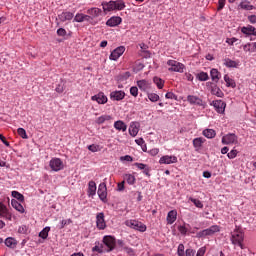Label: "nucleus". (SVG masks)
Returning a JSON list of instances; mask_svg holds the SVG:
<instances>
[{
  "instance_id": "nucleus-1",
  "label": "nucleus",
  "mask_w": 256,
  "mask_h": 256,
  "mask_svg": "<svg viewBox=\"0 0 256 256\" xmlns=\"http://www.w3.org/2000/svg\"><path fill=\"white\" fill-rule=\"evenodd\" d=\"M232 245L235 247H240V249H245V246L243 245V241H245V234L243 233V230L241 228H237L231 232L230 237Z\"/></svg>"
},
{
  "instance_id": "nucleus-2",
  "label": "nucleus",
  "mask_w": 256,
  "mask_h": 256,
  "mask_svg": "<svg viewBox=\"0 0 256 256\" xmlns=\"http://www.w3.org/2000/svg\"><path fill=\"white\" fill-rule=\"evenodd\" d=\"M125 225L131 229H135V231H140V233H145V231H147V226L137 220H127Z\"/></svg>"
},
{
  "instance_id": "nucleus-3",
  "label": "nucleus",
  "mask_w": 256,
  "mask_h": 256,
  "mask_svg": "<svg viewBox=\"0 0 256 256\" xmlns=\"http://www.w3.org/2000/svg\"><path fill=\"white\" fill-rule=\"evenodd\" d=\"M220 228L218 225H212L207 229H204L197 233V237L203 238V237H211L212 235H215V233H219Z\"/></svg>"
},
{
  "instance_id": "nucleus-4",
  "label": "nucleus",
  "mask_w": 256,
  "mask_h": 256,
  "mask_svg": "<svg viewBox=\"0 0 256 256\" xmlns=\"http://www.w3.org/2000/svg\"><path fill=\"white\" fill-rule=\"evenodd\" d=\"M239 143V137L235 133H228L222 137L223 145H237Z\"/></svg>"
},
{
  "instance_id": "nucleus-5",
  "label": "nucleus",
  "mask_w": 256,
  "mask_h": 256,
  "mask_svg": "<svg viewBox=\"0 0 256 256\" xmlns=\"http://www.w3.org/2000/svg\"><path fill=\"white\" fill-rule=\"evenodd\" d=\"M167 65L170 67L168 70L174 71L175 73H183V70L185 69V65H183V63L177 62L175 60H168Z\"/></svg>"
},
{
  "instance_id": "nucleus-6",
  "label": "nucleus",
  "mask_w": 256,
  "mask_h": 256,
  "mask_svg": "<svg viewBox=\"0 0 256 256\" xmlns=\"http://www.w3.org/2000/svg\"><path fill=\"white\" fill-rule=\"evenodd\" d=\"M103 244H104V247H106L104 249V251H107V253L113 251V249H115V245H116L115 237H113V236H104Z\"/></svg>"
},
{
  "instance_id": "nucleus-7",
  "label": "nucleus",
  "mask_w": 256,
  "mask_h": 256,
  "mask_svg": "<svg viewBox=\"0 0 256 256\" xmlns=\"http://www.w3.org/2000/svg\"><path fill=\"white\" fill-rule=\"evenodd\" d=\"M49 167L52 169V171L59 172L62 171L64 168L63 160L60 158H52L49 162Z\"/></svg>"
},
{
  "instance_id": "nucleus-8",
  "label": "nucleus",
  "mask_w": 256,
  "mask_h": 256,
  "mask_svg": "<svg viewBox=\"0 0 256 256\" xmlns=\"http://www.w3.org/2000/svg\"><path fill=\"white\" fill-rule=\"evenodd\" d=\"M123 53H125V46H119L111 52L109 59L111 61H117Z\"/></svg>"
},
{
  "instance_id": "nucleus-9",
  "label": "nucleus",
  "mask_w": 256,
  "mask_h": 256,
  "mask_svg": "<svg viewBox=\"0 0 256 256\" xmlns=\"http://www.w3.org/2000/svg\"><path fill=\"white\" fill-rule=\"evenodd\" d=\"M96 227L97 229L103 230L107 227V223L105 222V214L100 212L96 215Z\"/></svg>"
},
{
  "instance_id": "nucleus-10",
  "label": "nucleus",
  "mask_w": 256,
  "mask_h": 256,
  "mask_svg": "<svg viewBox=\"0 0 256 256\" xmlns=\"http://www.w3.org/2000/svg\"><path fill=\"white\" fill-rule=\"evenodd\" d=\"M98 196L104 203L107 201V184L100 183L98 186Z\"/></svg>"
},
{
  "instance_id": "nucleus-11",
  "label": "nucleus",
  "mask_w": 256,
  "mask_h": 256,
  "mask_svg": "<svg viewBox=\"0 0 256 256\" xmlns=\"http://www.w3.org/2000/svg\"><path fill=\"white\" fill-rule=\"evenodd\" d=\"M173 163H177V156H162L159 160L160 165H173Z\"/></svg>"
},
{
  "instance_id": "nucleus-12",
  "label": "nucleus",
  "mask_w": 256,
  "mask_h": 256,
  "mask_svg": "<svg viewBox=\"0 0 256 256\" xmlns=\"http://www.w3.org/2000/svg\"><path fill=\"white\" fill-rule=\"evenodd\" d=\"M212 105L217 113H225V107H227V104L223 100L213 101Z\"/></svg>"
},
{
  "instance_id": "nucleus-13",
  "label": "nucleus",
  "mask_w": 256,
  "mask_h": 256,
  "mask_svg": "<svg viewBox=\"0 0 256 256\" xmlns=\"http://www.w3.org/2000/svg\"><path fill=\"white\" fill-rule=\"evenodd\" d=\"M110 99L112 101H123L125 99V92L121 90H116L110 93Z\"/></svg>"
},
{
  "instance_id": "nucleus-14",
  "label": "nucleus",
  "mask_w": 256,
  "mask_h": 256,
  "mask_svg": "<svg viewBox=\"0 0 256 256\" xmlns=\"http://www.w3.org/2000/svg\"><path fill=\"white\" fill-rule=\"evenodd\" d=\"M91 100H92V101H97V103H98L99 105H105V103H107V101H108V99H107L105 93H103V92H100V93H98V94L92 96V97H91Z\"/></svg>"
},
{
  "instance_id": "nucleus-15",
  "label": "nucleus",
  "mask_w": 256,
  "mask_h": 256,
  "mask_svg": "<svg viewBox=\"0 0 256 256\" xmlns=\"http://www.w3.org/2000/svg\"><path fill=\"white\" fill-rule=\"evenodd\" d=\"M187 101L190 103V105H198L199 107H203V100L199 98V96L195 95H188Z\"/></svg>"
},
{
  "instance_id": "nucleus-16",
  "label": "nucleus",
  "mask_w": 256,
  "mask_h": 256,
  "mask_svg": "<svg viewBox=\"0 0 256 256\" xmlns=\"http://www.w3.org/2000/svg\"><path fill=\"white\" fill-rule=\"evenodd\" d=\"M123 22V19L119 16L111 17L107 20L106 25L108 27H117L118 25H121Z\"/></svg>"
},
{
  "instance_id": "nucleus-17",
  "label": "nucleus",
  "mask_w": 256,
  "mask_h": 256,
  "mask_svg": "<svg viewBox=\"0 0 256 256\" xmlns=\"http://www.w3.org/2000/svg\"><path fill=\"white\" fill-rule=\"evenodd\" d=\"M0 217L11 221V213H9L7 206H5V204H3L2 202H0Z\"/></svg>"
},
{
  "instance_id": "nucleus-18",
  "label": "nucleus",
  "mask_w": 256,
  "mask_h": 256,
  "mask_svg": "<svg viewBox=\"0 0 256 256\" xmlns=\"http://www.w3.org/2000/svg\"><path fill=\"white\" fill-rule=\"evenodd\" d=\"M205 141L207 140L203 137L194 138L192 143L195 151H199L201 147H203V143H205Z\"/></svg>"
},
{
  "instance_id": "nucleus-19",
  "label": "nucleus",
  "mask_w": 256,
  "mask_h": 256,
  "mask_svg": "<svg viewBox=\"0 0 256 256\" xmlns=\"http://www.w3.org/2000/svg\"><path fill=\"white\" fill-rule=\"evenodd\" d=\"M166 221L168 225H173L175 221H177V210H171L167 214Z\"/></svg>"
},
{
  "instance_id": "nucleus-20",
  "label": "nucleus",
  "mask_w": 256,
  "mask_h": 256,
  "mask_svg": "<svg viewBox=\"0 0 256 256\" xmlns=\"http://www.w3.org/2000/svg\"><path fill=\"white\" fill-rule=\"evenodd\" d=\"M112 119L113 117L111 115L104 114L96 118L95 123H97V125H103V123H109Z\"/></svg>"
},
{
  "instance_id": "nucleus-21",
  "label": "nucleus",
  "mask_w": 256,
  "mask_h": 256,
  "mask_svg": "<svg viewBox=\"0 0 256 256\" xmlns=\"http://www.w3.org/2000/svg\"><path fill=\"white\" fill-rule=\"evenodd\" d=\"M88 197H93V195H96L97 193V184L95 183V181L91 180L88 183Z\"/></svg>"
},
{
  "instance_id": "nucleus-22",
  "label": "nucleus",
  "mask_w": 256,
  "mask_h": 256,
  "mask_svg": "<svg viewBox=\"0 0 256 256\" xmlns=\"http://www.w3.org/2000/svg\"><path fill=\"white\" fill-rule=\"evenodd\" d=\"M73 17H74V14L71 12H62L61 14L58 15V19L62 23H65V21H71Z\"/></svg>"
},
{
  "instance_id": "nucleus-23",
  "label": "nucleus",
  "mask_w": 256,
  "mask_h": 256,
  "mask_svg": "<svg viewBox=\"0 0 256 256\" xmlns=\"http://www.w3.org/2000/svg\"><path fill=\"white\" fill-rule=\"evenodd\" d=\"M239 8L243 9L244 11H253V9H255V6L251 5V2L249 0H242L239 4Z\"/></svg>"
},
{
  "instance_id": "nucleus-24",
  "label": "nucleus",
  "mask_w": 256,
  "mask_h": 256,
  "mask_svg": "<svg viewBox=\"0 0 256 256\" xmlns=\"http://www.w3.org/2000/svg\"><path fill=\"white\" fill-rule=\"evenodd\" d=\"M241 32L244 35H255L256 37V28L254 26L248 25L241 28Z\"/></svg>"
},
{
  "instance_id": "nucleus-25",
  "label": "nucleus",
  "mask_w": 256,
  "mask_h": 256,
  "mask_svg": "<svg viewBox=\"0 0 256 256\" xmlns=\"http://www.w3.org/2000/svg\"><path fill=\"white\" fill-rule=\"evenodd\" d=\"M210 76L212 81H214V83H219V79H221V72H219V70L213 68L210 70Z\"/></svg>"
},
{
  "instance_id": "nucleus-26",
  "label": "nucleus",
  "mask_w": 256,
  "mask_h": 256,
  "mask_svg": "<svg viewBox=\"0 0 256 256\" xmlns=\"http://www.w3.org/2000/svg\"><path fill=\"white\" fill-rule=\"evenodd\" d=\"M103 11L99 8H90L87 10V14L92 17V19H96V17H100Z\"/></svg>"
},
{
  "instance_id": "nucleus-27",
  "label": "nucleus",
  "mask_w": 256,
  "mask_h": 256,
  "mask_svg": "<svg viewBox=\"0 0 256 256\" xmlns=\"http://www.w3.org/2000/svg\"><path fill=\"white\" fill-rule=\"evenodd\" d=\"M223 64L229 69L239 67V61H234L229 58H225Z\"/></svg>"
},
{
  "instance_id": "nucleus-28",
  "label": "nucleus",
  "mask_w": 256,
  "mask_h": 256,
  "mask_svg": "<svg viewBox=\"0 0 256 256\" xmlns=\"http://www.w3.org/2000/svg\"><path fill=\"white\" fill-rule=\"evenodd\" d=\"M104 13H109L111 11H115V6L113 1L102 3Z\"/></svg>"
},
{
  "instance_id": "nucleus-29",
  "label": "nucleus",
  "mask_w": 256,
  "mask_h": 256,
  "mask_svg": "<svg viewBox=\"0 0 256 256\" xmlns=\"http://www.w3.org/2000/svg\"><path fill=\"white\" fill-rule=\"evenodd\" d=\"M246 53H256V42L247 43L243 46Z\"/></svg>"
},
{
  "instance_id": "nucleus-30",
  "label": "nucleus",
  "mask_w": 256,
  "mask_h": 256,
  "mask_svg": "<svg viewBox=\"0 0 256 256\" xmlns=\"http://www.w3.org/2000/svg\"><path fill=\"white\" fill-rule=\"evenodd\" d=\"M114 128H116L117 131H122L125 133V131H127V124L121 120H118L114 123Z\"/></svg>"
},
{
  "instance_id": "nucleus-31",
  "label": "nucleus",
  "mask_w": 256,
  "mask_h": 256,
  "mask_svg": "<svg viewBox=\"0 0 256 256\" xmlns=\"http://www.w3.org/2000/svg\"><path fill=\"white\" fill-rule=\"evenodd\" d=\"M224 81L226 83V87H231L232 89H235L237 87V83H235V80L233 78L229 77V75H224Z\"/></svg>"
},
{
  "instance_id": "nucleus-32",
  "label": "nucleus",
  "mask_w": 256,
  "mask_h": 256,
  "mask_svg": "<svg viewBox=\"0 0 256 256\" xmlns=\"http://www.w3.org/2000/svg\"><path fill=\"white\" fill-rule=\"evenodd\" d=\"M11 205L13 208L16 209V211H18L19 213H25V208H23V205H21V203H19L17 200L12 199L11 200Z\"/></svg>"
},
{
  "instance_id": "nucleus-33",
  "label": "nucleus",
  "mask_w": 256,
  "mask_h": 256,
  "mask_svg": "<svg viewBox=\"0 0 256 256\" xmlns=\"http://www.w3.org/2000/svg\"><path fill=\"white\" fill-rule=\"evenodd\" d=\"M5 245H6V247H9L10 249H15V247H17V240L12 237L6 238Z\"/></svg>"
},
{
  "instance_id": "nucleus-34",
  "label": "nucleus",
  "mask_w": 256,
  "mask_h": 256,
  "mask_svg": "<svg viewBox=\"0 0 256 256\" xmlns=\"http://www.w3.org/2000/svg\"><path fill=\"white\" fill-rule=\"evenodd\" d=\"M113 3H114V11H123V9H125V1L116 0V1H113Z\"/></svg>"
},
{
  "instance_id": "nucleus-35",
  "label": "nucleus",
  "mask_w": 256,
  "mask_h": 256,
  "mask_svg": "<svg viewBox=\"0 0 256 256\" xmlns=\"http://www.w3.org/2000/svg\"><path fill=\"white\" fill-rule=\"evenodd\" d=\"M137 86L141 91H147L149 89V82L147 80H139L137 81Z\"/></svg>"
},
{
  "instance_id": "nucleus-36",
  "label": "nucleus",
  "mask_w": 256,
  "mask_h": 256,
  "mask_svg": "<svg viewBox=\"0 0 256 256\" xmlns=\"http://www.w3.org/2000/svg\"><path fill=\"white\" fill-rule=\"evenodd\" d=\"M129 133L131 137H137V134L139 133V126H137L135 123L130 125Z\"/></svg>"
},
{
  "instance_id": "nucleus-37",
  "label": "nucleus",
  "mask_w": 256,
  "mask_h": 256,
  "mask_svg": "<svg viewBox=\"0 0 256 256\" xmlns=\"http://www.w3.org/2000/svg\"><path fill=\"white\" fill-rule=\"evenodd\" d=\"M202 134L204 137H207V139H213L217 133L213 129H205Z\"/></svg>"
},
{
  "instance_id": "nucleus-38",
  "label": "nucleus",
  "mask_w": 256,
  "mask_h": 256,
  "mask_svg": "<svg viewBox=\"0 0 256 256\" xmlns=\"http://www.w3.org/2000/svg\"><path fill=\"white\" fill-rule=\"evenodd\" d=\"M196 79L198 81H209V74L207 72H200L196 74Z\"/></svg>"
},
{
  "instance_id": "nucleus-39",
  "label": "nucleus",
  "mask_w": 256,
  "mask_h": 256,
  "mask_svg": "<svg viewBox=\"0 0 256 256\" xmlns=\"http://www.w3.org/2000/svg\"><path fill=\"white\" fill-rule=\"evenodd\" d=\"M211 93L212 95H216V97H223V91H221V88L217 85L212 86Z\"/></svg>"
},
{
  "instance_id": "nucleus-40",
  "label": "nucleus",
  "mask_w": 256,
  "mask_h": 256,
  "mask_svg": "<svg viewBox=\"0 0 256 256\" xmlns=\"http://www.w3.org/2000/svg\"><path fill=\"white\" fill-rule=\"evenodd\" d=\"M153 82L158 87V89H163V87L165 85V81H163V79H161L157 76L153 78Z\"/></svg>"
},
{
  "instance_id": "nucleus-41",
  "label": "nucleus",
  "mask_w": 256,
  "mask_h": 256,
  "mask_svg": "<svg viewBox=\"0 0 256 256\" xmlns=\"http://www.w3.org/2000/svg\"><path fill=\"white\" fill-rule=\"evenodd\" d=\"M125 181L128 183V185H135V176L132 174H126L124 176Z\"/></svg>"
},
{
  "instance_id": "nucleus-42",
  "label": "nucleus",
  "mask_w": 256,
  "mask_h": 256,
  "mask_svg": "<svg viewBox=\"0 0 256 256\" xmlns=\"http://www.w3.org/2000/svg\"><path fill=\"white\" fill-rule=\"evenodd\" d=\"M49 231H51V227H49V226L45 227V228L39 233V237H41V239H47V237H49Z\"/></svg>"
},
{
  "instance_id": "nucleus-43",
  "label": "nucleus",
  "mask_w": 256,
  "mask_h": 256,
  "mask_svg": "<svg viewBox=\"0 0 256 256\" xmlns=\"http://www.w3.org/2000/svg\"><path fill=\"white\" fill-rule=\"evenodd\" d=\"M189 201H191V203H193L198 209H203V202H201V200L190 197Z\"/></svg>"
},
{
  "instance_id": "nucleus-44",
  "label": "nucleus",
  "mask_w": 256,
  "mask_h": 256,
  "mask_svg": "<svg viewBox=\"0 0 256 256\" xmlns=\"http://www.w3.org/2000/svg\"><path fill=\"white\" fill-rule=\"evenodd\" d=\"M12 197H14V199H17L21 203H23V201H25V196H23V194H21L17 191H12Z\"/></svg>"
},
{
  "instance_id": "nucleus-45",
  "label": "nucleus",
  "mask_w": 256,
  "mask_h": 256,
  "mask_svg": "<svg viewBox=\"0 0 256 256\" xmlns=\"http://www.w3.org/2000/svg\"><path fill=\"white\" fill-rule=\"evenodd\" d=\"M88 151H91L92 153H97V152L101 151V146H99L97 144H91L88 146Z\"/></svg>"
},
{
  "instance_id": "nucleus-46",
  "label": "nucleus",
  "mask_w": 256,
  "mask_h": 256,
  "mask_svg": "<svg viewBox=\"0 0 256 256\" xmlns=\"http://www.w3.org/2000/svg\"><path fill=\"white\" fill-rule=\"evenodd\" d=\"M148 99H149V101H151L152 103H157V101H159L160 97H159L158 94L149 93V94H148Z\"/></svg>"
},
{
  "instance_id": "nucleus-47",
  "label": "nucleus",
  "mask_w": 256,
  "mask_h": 256,
  "mask_svg": "<svg viewBox=\"0 0 256 256\" xmlns=\"http://www.w3.org/2000/svg\"><path fill=\"white\" fill-rule=\"evenodd\" d=\"M17 133L22 139H29V136H27V131H25L24 128H18Z\"/></svg>"
},
{
  "instance_id": "nucleus-48",
  "label": "nucleus",
  "mask_w": 256,
  "mask_h": 256,
  "mask_svg": "<svg viewBox=\"0 0 256 256\" xmlns=\"http://www.w3.org/2000/svg\"><path fill=\"white\" fill-rule=\"evenodd\" d=\"M178 256H185V245L179 244L177 249Z\"/></svg>"
},
{
  "instance_id": "nucleus-49",
  "label": "nucleus",
  "mask_w": 256,
  "mask_h": 256,
  "mask_svg": "<svg viewBox=\"0 0 256 256\" xmlns=\"http://www.w3.org/2000/svg\"><path fill=\"white\" fill-rule=\"evenodd\" d=\"M178 231L179 233H181V235H186L187 233H189V228L187 227V225H182L178 227Z\"/></svg>"
},
{
  "instance_id": "nucleus-50",
  "label": "nucleus",
  "mask_w": 256,
  "mask_h": 256,
  "mask_svg": "<svg viewBox=\"0 0 256 256\" xmlns=\"http://www.w3.org/2000/svg\"><path fill=\"white\" fill-rule=\"evenodd\" d=\"M239 151H237V149H232L228 154L227 157L228 159H235V157H237Z\"/></svg>"
},
{
  "instance_id": "nucleus-51",
  "label": "nucleus",
  "mask_w": 256,
  "mask_h": 256,
  "mask_svg": "<svg viewBox=\"0 0 256 256\" xmlns=\"http://www.w3.org/2000/svg\"><path fill=\"white\" fill-rule=\"evenodd\" d=\"M130 94L132 97H137V95H139V88H137V86H132L130 88Z\"/></svg>"
},
{
  "instance_id": "nucleus-52",
  "label": "nucleus",
  "mask_w": 256,
  "mask_h": 256,
  "mask_svg": "<svg viewBox=\"0 0 256 256\" xmlns=\"http://www.w3.org/2000/svg\"><path fill=\"white\" fill-rule=\"evenodd\" d=\"M131 77V72H125L124 74L120 75L119 81H127Z\"/></svg>"
},
{
  "instance_id": "nucleus-53",
  "label": "nucleus",
  "mask_w": 256,
  "mask_h": 256,
  "mask_svg": "<svg viewBox=\"0 0 256 256\" xmlns=\"http://www.w3.org/2000/svg\"><path fill=\"white\" fill-rule=\"evenodd\" d=\"M57 35L59 37H65V35H67V30H65V28H59L57 30Z\"/></svg>"
},
{
  "instance_id": "nucleus-54",
  "label": "nucleus",
  "mask_w": 256,
  "mask_h": 256,
  "mask_svg": "<svg viewBox=\"0 0 256 256\" xmlns=\"http://www.w3.org/2000/svg\"><path fill=\"white\" fill-rule=\"evenodd\" d=\"M195 253H196V251H195L194 249L188 248V249H186L184 255H185V256H195Z\"/></svg>"
},
{
  "instance_id": "nucleus-55",
  "label": "nucleus",
  "mask_w": 256,
  "mask_h": 256,
  "mask_svg": "<svg viewBox=\"0 0 256 256\" xmlns=\"http://www.w3.org/2000/svg\"><path fill=\"white\" fill-rule=\"evenodd\" d=\"M120 161H128L129 163L133 162V157L130 155H125L120 157Z\"/></svg>"
},
{
  "instance_id": "nucleus-56",
  "label": "nucleus",
  "mask_w": 256,
  "mask_h": 256,
  "mask_svg": "<svg viewBox=\"0 0 256 256\" xmlns=\"http://www.w3.org/2000/svg\"><path fill=\"white\" fill-rule=\"evenodd\" d=\"M74 21H76V23H83V14H76Z\"/></svg>"
},
{
  "instance_id": "nucleus-57",
  "label": "nucleus",
  "mask_w": 256,
  "mask_h": 256,
  "mask_svg": "<svg viewBox=\"0 0 256 256\" xmlns=\"http://www.w3.org/2000/svg\"><path fill=\"white\" fill-rule=\"evenodd\" d=\"M166 99H174L177 101V95L173 94V92H167L165 95Z\"/></svg>"
},
{
  "instance_id": "nucleus-58",
  "label": "nucleus",
  "mask_w": 256,
  "mask_h": 256,
  "mask_svg": "<svg viewBox=\"0 0 256 256\" xmlns=\"http://www.w3.org/2000/svg\"><path fill=\"white\" fill-rule=\"evenodd\" d=\"M0 141H2V143H4V145H6V147H10V143L9 141H7V139L5 138V136H3V134H0Z\"/></svg>"
},
{
  "instance_id": "nucleus-59",
  "label": "nucleus",
  "mask_w": 256,
  "mask_h": 256,
  "mask_svg": "<svg viewBox=\"0 0 256 256\" xmlns=\"http://www.w3.org/2000/svg\"><path fill=\"white\" fill-rule=\"evenodd\" d=\"M248 21H249V23H251L252 25H256V15H249V16H248Z\"/></svg>"
},
{
  "instance_id": "nucleus-60",
  "label": "nucleus",
  "mask_w": 256,
  "mask_h": 256,
  "mask_svg": "<svg viewBox=\"0 0 256 256\" xmlns=\"http://www.w3.org/2000/svg\"><path fill=\"white\" fill-rule=\"evenodd\" d=\"M55 91L56 93H63L65 91V87L61 84H58Z\"/></svg>"
},
{
  "instance_id": "nucleus-61",
  "label": "nucleus",
  "mask_w": 256,
  "mask_h": 256,
  "mask_svg": "<svg viewBox=\"0 0 256 256\" xmlns=\"http://www.w3.org/2000/svg\"><path fill=\"white\" fill-rule=\"evenodd\" d=\"M135 167H137L138 169H140L141 171H144L145 168L147 167V165L143 164V163H138L136 162L135 164Z\"/></svg>"
},
{
  "instance_id": "nucleus-62",
  "label": "nucleus",
  "mask_w": 256,
  "mask_h": 256,
  "mask_svg": "<svg viewBox=\"0 0 256 256\" xmlns=\"http://www.w3.org/2000/svg\"><path fill=\"white\" fill-rule=\"evenodd\" d=\"M70 223H72L71 219L62 220V221H61L60 229H63V228L65 227V225H70Z\"/></svg>"
},
{
  "instance_id": "nucleus-63",
  "label": "nucleus",
  "mask_w": 256,
  "mask_h": 256,
  "mask_svg": "<svg viewBox=\"0 0 256 256\" xmlns=\"http://www.w3.org/2000/svg\"><path fill=\"white\" fill-rule=\"evenodd\" d=\"M225 7V0L218 1V11H221Z\"/></svg>"
},
{
  "instance_id": "nucleus-64",
  "label": "nucleus",
  "mask_w": 256,
  "mask_h": 256,
  "mask_svg": "<svg viewBox=\"0 0 256 256\" xmlns=\"http://www.w3.org/2000/svg\"><path fill=\"white\" fill-rule=\"evenodd\" d=\"M150 155H152V157H155L156 155H159V149L158 148H153L150 150Z\"/></svg>"
}]
</instances>
